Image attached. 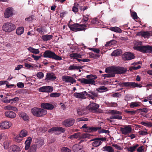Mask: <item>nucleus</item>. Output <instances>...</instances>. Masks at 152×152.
<instances>
[{"label": "nucleus", "mask_w": 152, "mask_h": 152, "mask_svg": "<svg viewBox=\"0 0 152 152\" xmlns=\"http://www.w3.org/2000/svg\"><path fill=\"white\" fill-rule=\"evenodd\" d=\"M134 46L133 47V49L134 50L143 53H151L152 52V46L149 45L141 46L142 45V42L138 40L134 41Z\"/></svg>", "instance_id": "f257e3e1"}, {"label": "nucleus", "mask_w": 152, "mask_h": 152, "mask_svg": "<svg viewBox=\"0 0 152 152\" xmlns=\"http://www.w3.org/2000/svg\"><path fill=\"white\" fill-rule=\"evenodd\" d=\"M86 77L87 79L85 78L80 79L79 80L80 82L81 83L86 84H89L91 85H95V81L94 80L97 78L96 75H88Z\"/></svg>", "instance_id": "f03ea898"}, {"label": "nucleus", "mask_w": 152, "mask_h": 152, "mask_svg": "<svg viewBox=\"0 0 152 152\" xmlns=\"http://www.w3.org/2000/svg\"><path fill=\"white\" fill-rule=\"evenodd\" d=\"M93 136V135L88 133L81 134L80 132H77L74 134L69 137V138L73 139L75 138L78 140L81 139H90Z\"/></svg>", "instance_id": "7ed1b4c3"}, {"label": "nucleus", "mask_w": 152, "mask_h": 152, "mask_svg": "<svg viewBox=\"0 0 152 152\" xmlns=\"http://www.w3.org/2000/svg\"><path fill=\"white\" fill-rule=\"evenodd\" d=\"M15 24L8 22L5 23L2 26V29L3 31L10 33L14 30L16 28Z\"/></svg>", "instance_id": "20e7f679"}, {"label": "nucleus", "mask_w": 152, "mask_h": 152, "mask_svg": "<svg viewBox=\"0 0 152 152\" xmlns=\"http://www.w3.org/2000/svg\"><path fill=\"white\" fill-rule=\"evenodd\" d=\"M31 112L34 116L37 117H41L47 113L46 110L37 107L32 108L31 110Z\"/></svg>", "instance_id": "39448f33"}, {"label": "nucleus", "mask_w": 152, "mask_h": 152, "mask_svg": "<svg viewBox=\"0 0 152 152\" xmlns=\"http://www.w3.org/2000/svg\"><path fill=\"white\" fill-rule=\"evenodd\" d=\"M44 57L45 58H52L56 60H61L62 58L57 55L55 53L50 50H47L44 53Z\"/></svg>", "instance_id": "423d86ee"}, {"label": "nucleus", "mask_w": 152, "mask_h": 152, "mask_svg": "<svg viewBox=\"0 0 152 152\" xmlns=\"http://www.w3.org/2000/svg\"><path fill=\"white\" fill-rule=\"evenodd\" d=\"M87 26H89L88 24H79L77 23L74 25H71L69 26V27L71 30L76 32L86 29V28Z\"/></svg>", "instance_id": "0eeeda50"}, {"label": "nucleus", "mask_w": 152, "mask_h": 152, "mask_svg": "<svg viewBox=\"0 0 152 152\" xmlns=\"http://www.w3.org/2000/svg\"><path fill=\"white\" fill-rule=\"evenodd\" d=\"M110 113L113 115L110 117L111 119H115L118 120H121L122 119V116L120 115L121 114V112L115 110H111Z\"/></svg>", "instance_id": "6e6552de"}, {"label": "nucleus", "mask_w": 152, "mask_h": 152, "mask_svg": "<svg viewBox=\"0 0 152 152\" xmlns=\"http://www.w3.org/2000/svg\"><path fill=\"white\" fill-rule=\"evenodd\" d=\"M106 140L105 138H94L91 140L90 141H94L92 143L93 146L95 147L99 146L102 144V141H104Z\"/></svg>", "instance_id": "1a4fd4ad"}, {"label": "nucleus", "mask_w": 152, "mask_h": 152, "mask_svg": "<svg viewBox=\"0 0 152 152\" xmlns=\"http://www.w3.org/2000/svg\"><path fill=\"white\" fill-rule=\"evenodd\" d=\"M65 131V130L62 127H53L49 130L48 132L51 133H55V134H60L61 132H64Z\"/></svg>", "instance_id": "9d476101"}, {"label": "nucleus", "mask_w": 152, "mask_h": 152, "mask_svg": "<svg viewBox=\"0 0 152 152\" xmlns=\"http://www.w3.org/2000/svg\"><path fill=\"white\" fill-rule=\"evenodd\" d=\"M122 57L123 60L126 61L134 59L135 58V56L133 53L126 52L122 55Z\"/></svg>", "instance_id": "9b49d317"}, {"label": "nucleus", "mask_w": 152, "mask_h": 152, "mask_svg": "<svg viewBox=\"0 0 152 152\" xmlns=\"http://www.w3.org/2000/svg\"><path fill=\"white\" fill-rule=\"evenodd\" d=\"M120 130L122 134L124 135L131 133L132 130L131 125L126 126L124 127L121 128Z\"/></svg>", "instance_id": "f8f14e48"}, {"label": "nucleus", "mask_w": 152, "mask_h": 152, "mask_svg": "<svg viewBox=\"0 0 152 152\" xmlns=\"http://www.w3.org/2000/svg\"><path fill=\"white\" fill-rule=\"evenodd\" d=\"M12 124L11 122L6 121L1 123L0 127L2 129H7L9 128L12 126Z\"/></svg>", "instance_id": "ddd939ff"}, {"label": "nucleus", "mask_w": 152, "mask_h": 152, "mask_svg": "<svg viewBox=\"0 0 152 152\" xmlns=\"http://www.w3.org/2000/svg\"><path fill=\"white\" fill-rule=\"evenodd\" d=\"M62 80L66 83H69L72 84L76 82V80L73 77L68 75H64L62 76Z\"/></svg>", "instance_id": "4468645a"}, {"label": "nucleus", "mask_w": 152, "mask_h": 152, "mask_svg": "<svg viewBox=\"0 0 152 152\" xmlns=\"http://www.w3.org/2000/svg\"><path fill=\"white\" fill-rule=\"evenodd\" d=\"M38 90L41 92H51L53 91V87L49 86H43L39 88Z\"/></svg>", "instance_id": "2eb2a0df"}, {"label": "nucleus", "mask_w": 152, "mask_h": 152, "mask_svg": "<svg viewBox=\"0 0 152 152\" xmlns=\"http://www.w3.org/2000/svg\"><path fill=\"white\" fill-rule=\"evenodd\" d=\"M137 35L142 37L144 38H148L152 36V31H140L137 34Z\"/></svg>", "instance_id": "dca6fc26"}, {"label": "nucleus", "mask_w": 152, "mask_h": 152, "mask_svg": "<svg viewBox=\"0 0 152 152\" xmlns=\"http://www.w3.org/2000/svg\"><path fill=\"white\" fill-rule=\"evenodd\" d=\"M87 95V92L85 91L80 93H75L73 96L78 99H85L86 98V96Z\"/></svg>", "instance_id": "f3484780"}, {"label": "nucleus", "mask_w": 152, "mask_h": 152, "mask_svg": "<svg viewBox=\"0 0 152 152\" xmlns=\"http://www.w3.org/2000/svg\"><path fill=\"white\" fill-rule=\"evenodd\" d=\"M75 122L73 119H68L65 120L62 122V124L66 127H69L72 126Z\"/></svg>", "instance_id": "a211bd4d"}, {"label": "nucleus", "mask_w": 152, "mask_h": 152, "mask_svg": "<svg viewBox=\"0 0 152 152\" xmlns=\"http://www.w3.org/2000/svg\"><path fill=\"white\" fill-rule=\"evenodd\" d=\"M78 114L80 115H86L87 113L88 110L86 107H81L77 110Z\"/></svg>", "instance_id": "6ab92c4d"}, {"label": "nucleus", "mask_w": 152, "mask_h": 152, "mask_svg": "<svg viewBox=\"0 0 152 152\" xmlns=\"http://www.w3.org/2000/svg\"><path fill=\"white\" fill-rule=\"evenodd\" d=\"M69 56L71 59H75L78 61V60H80L79 58H81L82 55L81 54L77 53H72L69 54Z\"/></svg>", "instance_id": "aec40b11"}, {"label": "nucleus", "mask_w": 152, "mask_h": 152, "mask_svg": "<svg viewBox=\"0 0 152 152\" xmlns=\"http://www.w3.org/2000/svg\"><path fill=\"white\" fill-rule=\"evenodd\" d=\"M13 9L12 8H8L6 9L4 13V17L6 18H8L12 16L13 14Z\"/></svg>", "instance_id": "412c9836"}, {"label": "nucleus", "mask_w": 152, "mask_h": 152, "mask_svg": "<svg viewBox=\"0 0 152 152\" xmlns=\"http://www.w3.org/2000/svg\"><path fill=\"white\" fill-rule=\"evenodd\" d=\"M42 108L49 110H51L54 108L53 105L49 103H42L41 105Z\"/></svg>", "instance_id": "4be33fe9"}, {"label": "nucleus", "mask_w": 152, "mask_h": 152, "mask_svg": "<svg viewBox=\"0 0 152 152\" xmlns=\"http://www.w3.org/2000/svg\"><path fill=\"white\" fill-rule=\"evenodd\" d=\"M56 77L53 72H50L47 73L45 80H51L53 81L55 80Z\"/></svg>", "instance_id": "5701e85b"}, {"label": "nucleus", "mask_w": 152, "mask_h": 152, "mask_svg": "<svg viewBox=\"0 0 152 152\" xmlns=\"http://www.w3.org/2000/svg\"><path fill=\"white\" fill-rule=\"evenodd\" d=\"M115 73L117 74H122L124 73L126 71V68L122 67H115L114 69Z\"/></svg>", "instance_id": "b1692460"}, {"label": "nucleus", "mask_w": 152, "mask_h": 152, "mask_svg": "<svg viewBox=\"0 0 152 152\" xmlns=\"http://www.w3.org/2000/svg\"><path fill=\"white\" fill-rule=\"evenodd\" d=\"M5 115L7 117L11 118H14L16 116V114L15 113L10 111H6L5 113Z\"/></svg>", "instance_id": "393cba45"}, {"label": "nucleus", "mask_w": 152, "mask_h": 152, "mask_svg": "<svg viewBox=\"0 0 152 152\" xmlns=\"http://www.w3.org/2000/svg\"><path fill=\"white\" fill-rule=\"evenodd\" d=\"M99 106L95 103H91L88 106V108L90 110H93L97 109L99 107Z\"/></svg>", "instance_id": "a878e982"}, {"label": "nucleus", "mask_w": 152, "mask_h": 152, "mask_svg": "<svg viewBox=\"0 0 152 152\" xmlns=\"http://www.w3.org/2000/svg\"><path fill=\"white\" fill-rule=\"evenodd\" d=\"M89 94H88L87 93V95L89 98L92 99H94L95 97H97L98 96L97 93L94 92L92 91H90L88 92Z\"/></svg>", "instance_id": "bb28decb"}, {"label": "nucleus", "mask_w": 152, "mask_h": 152, "mask_svg": "<svg viewBox=\"0 0 152 152\" xmlns=\"http://www.w3.org/2000/svg\"><path fill=\"white\" fill-rule=\"evenodd\" d=\"M82 146L77 144L74 145L72 147L74 152H82Z\"/></svg>", "instance_id": "cd10ccee"}, {"label": "nucleus", "mask_w": 152, "mask_h": 152, "mask_svg": "<svg viewBox=\"0 0 152 152\" xmlns=\"http://www.w3.org/2000/svg\"><path fill=\"white\" fill-rule=\"evenodd\" d=\"M20 148L17 145H14L12 146L9 150V152H20Z\"/></svg>", "instance_id": "c85d7f7f"}, {"label": "nucleus", "mask_w": 152, "mask_h": 152, "mask_svg": "<svg viewBox=\"0 0 152 152\" xmlns=\"http://www.w3.org/2000/svg\"><path fill=\"white\" fill-rule=\"evenodd\" d=\"M103 151L107 152H114L113 148L110 146H106L103 147L102 149Z\"/></svg>", "instance_id": "c756f323"}, {"label": "nucleus", "mask_w": 152, "mask_h": 152, "mask_svg": "<svg viewBox=\"0 0 152 152\" xmlns=\"http://www.w3.org/2000/svg\"><path fill=\"white\" fill-rule=\"evenodd\" d=\"M4 109L5 110H9L14 111H18V109L16 107L12 106L10 105H8L4 106Z\"/></svg>", "instance_id": "7c9ffc66"}, {"label": "nucleus", "mask_w": 152, "mask_h": 152, "mask_svg": "<svg viewBox=\"0 0 152 152\" xmlns=\"http://www.w3.org/2000/svg\"><path fill=\"white\" fill-rule=\"evenodd\" d=\"M32 141V139L30 137H28L25 142L26 145L25 149L26 150H28L29 148Z\"/></svg>", "instance_id": "2f4dec72"}, {"label": "nucleus", "mask_w": 152, "mask_h": 152, "mask_svg": "<svg viewBox=\"0 0 152 152\" xmlns=\"http://www.w3.org/2000/svg\"><path fill=\"white\" fill-rule=\"evenodd\" d=\"M141 103L139 102H134L130 103L129 106L132 108H134V107H138L140 106Z\"/></svg>", "instance_id": "473e14b6"}, {"label": "nucleus", "mask_w": 152, "mask_h": 152, "mask_svg": "<svg viewBox=\"0 0 152 152\" xmlns=\"http://www.w3.org/2000/svg\"><path fill=\"white\" fill-rule=\"evenodd\" d=\"M53 35H45L42 37V39L45 41L50 40L52 39Z\"/></svg>", "instance_id": "72a5a7b5"}, {"label": "nucleus", "mask_w": 152, "mask_h": 152, "mask_svg": "<svg viewBox=\"0 0 152 152\" xmlns=\"http://www.w3.org/2000/svg\"><path fill=\"white\" fill-rule=\"evenodd\" d=\"M31 53L37 54L39 53V51L38 49H35L31 47H29L27 49Z\"/></svg>", "instance_id": "f704fd0d"}, {"label": "nucleus", "mask_w": 152, "mask_h": 152, "mask_svg": "<svg viewBox=\"0 0 152 152\" xmlns=\"http://www.w3.org/2000/svg\"><path fill=\"white\" fill-rule=\"evenodd\" d=\"M99 128L94 127H88L86 129H85V131L87 132H95Z\"/></svg>", "instance_id": "c9c22d12"}, {"label": "nucleus", "mask_w": 152, "mask_h": 152, "mask_svg": "<svg viewBox=\"0 0 152 152\" xmlns=\"http://www.w3.org/2000/svg\"><path fill=\"white\" fill-rule=\"evenodd\" d=\"M122 53V51L120 50H116L112 53L111 56H119Z\"/></svg>", "instance_id": "e433bc0d"}, {"label": "nucleus", "mask_w": 152, "mask_h": 152, "mask_svg": "<svg viewBox=\"0 0 152 152\" xmlns=\"http://www.w3.org/2000/svg\"><path fill=\"white\" fill-rule=\"evenodd\" d=\"M142 87V86L140 84H138L134 82H130V88H134L138 87L141 88Z\"/></svg>", "instance_id": "4c0bfd02"}, {"label": "nucleus", "mask_w": 152, "mask_h": 152, "mask_svg": "<svg viewBox=\"0 0 152 152\" xmlns=\"http://www.w3.org/2000/svg\"><path fill=\"white\" fill-rule=\"evenodd\" d=\"M24 28L23 27H19L16 30V33L18 35H21L24 32Z\"/></svg>", "instance_id": "58836bf2"}, {"label": "nucleus", "mask_w": 152, "mask_h": 152, "mask_svg": "<svg viewBox=\"0 0 152 152\" xmlns=\"http://www.w3.org/2000/svg\"><path fill=\"white\" fill-rule=\"evenodd\" d=\"M138 146V144H137L133 146L128 148L127 149V151L129 152H134Z\"/></svg>", "instance_id": "ea45409f"}, {"label": "nucleus", "mask_w": 152, "mask_h": 152, "mask_svg": "<svg viewBox=\"0 0 152 152\" xmlns=\"http://www.w3.org/2000/svg\"><path fill=\"white\" fill-rule=\"evenodd\" d=\"M19 115L20 117H22L24 121H28L29 119V117L25 113H21Z\"/></svg>", "instance_id": "a19ab883"}, {"label": "nucleus", "mask_w": 152, "mask_h": 152, "mask_svg": "<svg viewBox=\"0 0 152 152\" xmlns=\"http://www.w3.org/2000/svg\"><path fill=\"white\" fill-rule=\"evenodd\" d=\"M110 29L112 31L117 33H121L122 32V30L120 28L117 27H111Z\"/></svg>", "instance_id": "79ce46f5"}, {"label": "nucleus", "mask_w": 152, "mask_h": 152, "mask_svg": "<svg viewBox=\"0 0 152 152\" xmlns=\"http://www.w3.org/2000/svg\"><path fill=\"white\" fill-rule=\"evenodd\" d=\"M80 66H77L74 65H70L68 68L69 70H78L80 68H81Z\"/></svg>", "instance_id": "37998d69"}, {"label": "nucleus", "mask_w": 152, "mask_h": 152, "mask_svg": "<svg viewBox=\"0 0 152 152\" xmlns=\"http://www.w3.org/2000/svg\"><path fill=\"white\" fill-rule=\"evenodd\" d=\"M97 91L100 92H103L108 90L107 88L104 86H101L96 89Z\"/></svg>", "instance_id": "c03bdc74"}, {"label": "nucleus", "mask_w": 152, "mask_h": 152, "mask_svg": "<svg viewBox=\"0 0 152 152\" xmlns=\"http://www.w3.org/2000/svg\"><path fill=\"white\" fill-rule=\"evenodd\" d=\"M27 131L24 129L22 130L20 133L19 135L22 137H24L28 135Z\"/></svg>", "instance_id": "a18cd8bd"}, {"label": "nucleus", "mask_w": 152, "mask_h": 152, "mask_svg": "<svg viewBox=\"0 0 152 152\" xmlns=\"http://www.w3.org/2000/svg\"><path fill=\"white\" fill-rule=\"evenodd\" d=\"M89 56L90 58L96 59L99 58L100 56V55L99 54H94L92 52H90L89 53Z\"/></svg>", "instance_id": "49530a36"}, {"label": "nucleus", "mask_w": 152, "mask_h": 152, "mask_svg": "<svg viewBox=\"0 0 152 152\" xmlns=\"http://www.w3.org/2000/svg\"><path fill=\"white\" fill-rule=\"evenodd\" d=\"M141 124L146 127H152V123H148V122L142 121Z\"/></svg>", "instance_id": "de8ad7c7"}, {"label": "nucleus", "mask_w": 152, "mask_h": 152, "mask_svg": "<svg viewBox=\"0 0 152 152\" xmlns=\"http://www.w3.org/2000/svg\"><path fill=\"white\" fill-rule=\"evenodd\" d=\"M22 138L19 135L16 136L14 139L15 141L17 142H19L22 140Z\"/></svg>", "instance_id": "09e8293b"}, {"label": "nucleus", "mask_w": 152, "mask_h": 152, "mask_svg": "<svg viewBox=\"0 0 152 152\" xmlns=\"http://www.w3.org/2000/svg\"><path fill=\"white\" fill-rule=\"evenodd\" d=\"M120 85L122 87L130 88V82L121 83L120 84Z\"/></svg>", "instance_id": "8fccbe9b"}, {"label": "nucleus", "mask_w": 152, "mask_h": 152, "mask_svg": "<svg viewBox=\"0 0 152 152\" xmlns=\"http://www.w3.org/2000/svg\"><path fill=\"white\" fill-rule=\"evenodd\" d=\"M125 112L126 113L130 114L131 115L135 114L137 112L136 110H125Z\"/></svg>", "instance_id": "3c124183"}, {"label": "nucleus", "mask_w": 152, "mask_h": 152, "mask_svg": "<svg viewBox=\"0 0 152 152\" xmlns=\"http://www.w3.org/2000/svg\"><path fill=\"white\" fill-rule=\"evenodd\" d=\"M19 99L18 97H15L14 98L10 99L11 104L15 103L19 101Z\"/></svg>", "instance_id": "603ef678"}, {"label": "nucleus", "mask_w": 152, "mask_h": 152, "mask_svg": "<svg viewBox=\"0 0 152 152\" xmlns=\"http://www.w3.org/2000/svg\"><path fill=\"white\" fill-rule=\"evenodd\" d=\"M60 95L59 93H53L50 94V97H59Z\"/></svg>", "instance_id": "864d4df0"}, {"label": "nucleus", "mask_w": 152, "mask_h": 152, "mask_svg": "<svg viewBox=\"0 0 152 152\" xmlns=\"http://www.w3.org/2000/svg\"><path fill=\"white\" fill-rule=\"evenodd\" d=\"M37 147V146L36 145H32L30 148V151L31 152H36Z\"/></svg>", "instance_id": "5fc2aeb1"}, {"label": "nucleus", "mask_w": 152, "mask_h": 152, "mask_svg": "<svg viewBox=\"0 0 152 152\" xmlns=\"http://www.w3.org/2000/svg\"><path fill=\"white\" fill-rule=\"evenodd\" d=\"M44 144V140L43 139L38 140L37 142V145L38 146H41Z\"/></svg>", "instance_id": "6e6d98bb"}, {"label": "nucleus", "mask_w": 152, "mask_h": 152, "mask_svg": "<svg viewBox=\"0 0 152 152\" xmlns=\"http://www.w3.org/2000/svg\"><path fill=\"white\" fill-rule=\"evenodd\" d=\"M37 76L39 79H42L44 76V74L42 72H39L37 74Z\"/></svg>", "instance_id": "4d7b16f0"}, {"label": "nucleus", "mask_w": 152, "mask_h": 152, "mask_svg": "<svg viewBox=\"0 0 152 152\" xmlns=\"http://www.w3.org/2000/svg\"><path fill=\"white\" fill-rule=\"evenodd\" d=\"M62 152H71V150L67 147H63L61 149Z\"/></svg>", "instance_id": "13d9d810"}, {"label": "nucleus", "mask_w": 152, "mask_h": 152, "mask_svg": "<svg viewBox=\"0 0 152 152\" xmlns=\"http://www.w3.org/2000/svg\"><path fill=\"white\" fill-rule=\"evenodd\" d=\"M112 146L115 148V149L118 150H121L123 149L120 146H119L116 144H113Z\"/></svg>", "instance_id": "bf43d9fd"}, {"label": "nucleus", "mask_w": 152, "mask_h": 152, "mask_svg": "<svg viewBox=\"0 0 152 152\" xmlns=\"http://www.w3.org/2000/svg\"><path fill=\"white\" fill-rule=\"evenodd\" d=\"M7 138L6 134L4 133H1L0 134V140H1L5 139Z\"/></svg>", "instance_id": "052dcab7"}, {"label": "nucleus", "mask_w": 152, "mask_h": 152, "mask_svg": "<svg viewBox=\"0 0 152 152\" xmlns=\"http://www.w3.org/2000/svg\"><path fill=\"white\" fill-rule=\"evenodd\" d=\"M108 106L110 107H115L117 106V103L115 102H111L109 103Z\"/></svg>", "instance_id": "680f3d73"}, {"label": "nucleus", "mask_w": 152, "mask_h": 152, "mask_svg": "<svg viewBox=\"0 0 152 152\" xmlns=\"http://www.w3.org/2000/svg\"><path fill=\"white\" fill-rule=\"evenodd\" d=\"M17 86L18 88H22L24 87V84L22 82H18L17 83Z\"/></svg>", "instance_id": "e2e57ef3"}, {"label": "nucleus", "mask_w": 152, "mask_h": 152, "mask_svg": "<svg viewBox=\"0 0 152 152\" xmlns=\"http://www.w3.org/2000/svg\"><path fill=\"white\" fill-rule=\"evenodd\" d=\"M102 76L103 77H104V78H105L106 77H113L115 76V75L114 74L111 75L109 74H105L102 75Z\"/></svg>", "instance_id": "0e129e2a"}, {"label": "nucleus", "mask_w": 152, "mask_h": 152, "mask_svg": "<svg viewBox=\"0 0 152 152\" xmlns=\"http://www.w3.org/2000/svg\"><path fill=\"white\" fill-rule=\"evenodd\" d=\"M72 11L75 13H76L78 11V8L75 5L73 7L72 9Z\"/></svg>", "instance_id": "69168bd1"}, {"label": "nucleus", "mask_w": 152, "mask_h": 152, "mask_svg": "<svg viewBox=\"0 0 152 152\" xmlns=\"http://www.w3.org/2000/svg\"><path fill=\"white\" fill-rule=\"evenodd\" d=\"M99 133H105L106 134H108L109 133V131L108 130L102 129L99 131Z\"/></svg>", "instance_id": "338daca9"}, {"label": "nucleus", "mask_w": 152, "mask_h": 152, "mask_svg": "<svg viewBox=\"0 0 152 152\" xmlns=\"http://www.w3.org/2000/svg\"><path fill=\"white\" fill-rule=\"evenodd\" d=\"M132 16V18L134 19L135 20L136 19H137V13L135 12H133L131 14Z\"/></svg>", "instance_id": "774afa93"}]
</instances>
